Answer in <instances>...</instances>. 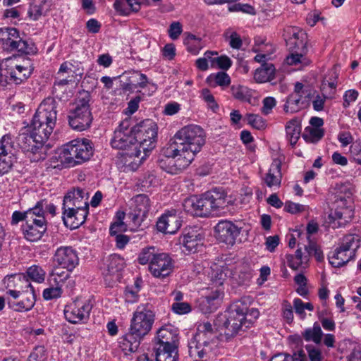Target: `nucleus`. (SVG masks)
<instances>
[{
    "instance_id": "nucleus-13",
    "label": "nucleus",
    "mask_w": 361,
    "mask_h": 361,
    "mask_svg": "<svg viewBox=\"0 0 361 361\" xmlns=\"http://www.w3.org/2000/svg\"><path fill=\"white\" fill-rule=\"evenodd\" d=\"M53 261L57 267L54 268L52 274L61 277L62 274L58 271L59 268L72 271L79 264V257L78 252L72 247L61 246L56 249Z\"/></svg>"
},
{
    "instance_id": "nucleus-48",
    "label": "nucleus",
    "mask_w": 361,
    "mask_h": 361,
    "mask_svg": "<svg viewBox=\"0 0 361 361\" xmlns=\"http://www.w3.org/2000/svg\"><path fill=\"white\" fill-rule=\"evenodd\" d=\"M324 131L320 128H314L313 127H307L302 137L307 142L315 143L322 138Z\"/></svg>"
},
{
    "instance_id": "nucleus-28",
    "label": "nucleus",
    "mask_w": 361,
    "mask_h": 361,
    "mask_svg": "<svg viewBox=\"0 0 361 361\" xmlns=\"http://www.w3.org/2000/svg\"><path fill=\"white\" fill-rule=\"evenodd\" d=\"M301 130V121L299 118H292L286 123L285 126L286 138L292 146H294L299 140Z\"/></svg>"
},
{
    "instance_id": "nucleus-22",
    "label": "nucleus",
    "mask_w": 361,
    "mask_h": 361,
    "mask_svg": "<svg viewBox=\"0 0 361 361\" xmlns=\"http://www.w3.org/2000/svg\"><path fill=\"white\" fill-rule=\"evenodd\" d=\"M180 226V218L173 212L164 214L157 222V230L164 233L173 234Z\"/></svg>"
},
{
    "instance_id": "nucleus-26",
    "label": "nucleus",
    "mask_w": 361,
    "mask_h": 361,
    "mask_svg": "<svg viewBox=\"0 0 361 361\" xmlns=\"http://www.w3.org/2000/svg\"><path fill=\"white\" fill-rule=\"evenodd\" d=\"M88 212L89 209L63 212L62 219L66 226L71 229H76L85 223Z\"/></svg>"
},
{
    "instance_id": "nucleus-11",
    "label": "nucleus",
    "mask_w": 361,
    "mask_h": 361,
    "mask_svg": "<svg viewBox=\"0 0 361 361\" xmlns=\"http://www.w3.org/2000/svg\"><path fill=\"white\" fill-rule=\"evenodd\" d=\"M138 148L142 149L144 159L149 152L155 147L157 137V126L152 120L147 119L132 126Z\"/></svg>"
},
{
    "instance_id": "nucleus-12",
    "label": "nucleus",
    "mask_w": 361,
    "mask_h": 361,
    "mask_svg": "<svg viewBox=\"0 0 361 361\" xmlns=\"http://www.w3.org/2000/svg\"><path fill=\"white\" fill-rule=\"evenodd\" d=\"M155 320V313L152 306L148 304H142L137 307L130 320V329L131 331L145 336L152 330Z\"/></svg>"
},
{
    "instance_id": "nucleus-19",
    "label": "nucleus",
    "mask_w": 361,
    "mask_h": 361,
    "mask_svg": "<svg viewBox=\"0 0 361 361\" xmlns=\"http://www.w3.org/2000/svg\"><path fill=\"white\" fill-rule=\"evenodd\" d=\"M241 229L231 221L221 220L214 227L215 236L219 241L232 246L235 243Z\"/></svg>"
},
{
    "instance_id": "nucleus-56",
    "label": "nucleus",
    "mask_w": 361,
    "mask_h": 361,
    "mask_svg": "<svg viewBox=\"0 0 361 361\" xmlns=\"http://www.w3.org/2000/svg\"><path fill=\"white\" fill-rule=\"evenodd\" d=\"M305 250L308 256H314L317 262L324 260L323 252L316 243L309 240L308 245H305Z\"/></svg>"
},
{
    "instance_id": "nucleus-27",
    "label": "nucleus",
    "mask_w": 361,
    "mask_h": 361,
    "mask_svg": "<svg viewBox=\"0 0 361 361\" xmlns=\"http://www.w3.org/2000/svg\"><path fill=\"white\" fill-rule=\"evenodd\" d=\"M282 180L281 161L279 159H274L270 166L268 172L264 177L266 185L269 187H279Z\"/></svg>"
},
{
    "instance_id": "nucleus-37",
    "label": "nucleus",
    "mask_w": 361,
    "mask_h": 361,
    "mask_svg": "<svg viewBox=\"0 0 361 361\" xmlns=\"http://www.w3.org/2000/svg\"><path fill=\"white\" fill-rule=\"evenodd\" d=\"M287 264L292 269L296 270L300 267H305L309 261L307 255H303L301 249H298L295 255H286Z\"/></svg>"
},
{
    "instance_id": "nucleus-58",
    "label": "nucleus",
    "mask_w": 361,
    "mask_h": 361,
    "mask_svg": "<svg viewBox=\"0 0 361 361\" xmlns=\"http://www.w3.org/2000/svg\"><path fill=\"white\" fill-rule=\"evenodd\" d=\"M14 158L11 156L0 155V176L7 173L13 165Z\"/></svg>"
},
{
    "instance_id": "nucleus-63",
    "label": "nucleus",
    "mask_w": 361,
    "mask_h": 361,
    "mask_svg": "<svg viewBox=\"0 0 361 361\" xmlns=\"http://www.w3.org/2000/svg\"><path fill=\"white\" fill-rule=\"evenodd\" d=\"M282 315L287 323L290 324L293 321V311L291 304L285 300L282 304Z\"/></svg>"
},
{
    "instance_id": "nucleus-41",
    "label": "nucleus",
    "mask_w": 361,
    "mask_h": 361,
    "mask_svg": "<svg viewBox=\"0 0 361 361\" xmlns=\"http://www.w3.org/2000/svg\"><path fill=\"white\" fill-rule=\"evenodd\" d=\"M360 246V239L357 235L348 234L345 235L341 240L339 247L350 252L353 251L355 254L356 250Z\"/></svg>"
},
{
    "instance_id": "nucleus-21",
    "label": "nucleus",
    "mask_w": 361,
    "mask_h": 361,
    "mask_svg": "<svg viewBox=\"0 0 361 361\" xmlns=\"http://www.w3.org/2000/svg\"><path fill=\"white\" fill-rule=\"evenodd\" d=\"M89 209L87 199L85 198L83 190L77 188L68 191L63 197V212L75 211V209Z\"/></svg>"
},
{
    "instance_id": "nucleus-60",
    "label": "nucleus",
    "mask_w": 361,
    "mask_h": 361,
    "mask_svg": "<svg viewBox=\"0 0 361 361\" xmlns=\"http://www.w3.org/2000/svg\"><path fill=\"white\" fill-rule=\"evenodd\" d=\"M201 97L207 104L208 106L213 111H215L219 108V106L215 101L214 97L212 94L209 90L207 88L202 89L201 91Z\"/></svg>"
},
{
    "instance_id": "nucleus-8",
    "label": "nucleus",
    "mask_w": 361,
    "mask_h": 361,
    "mask_svg": "<svg viewBox=\"0 0 361 361\" xmlns=\"http://www.w3.org/2000/svg\"><path fill=\"white\" fill-rule=\"evenodd\" d=\"M334 212L329 216L338 221L339 226L351 221L354 216L353 190L348 185H342L335 195Z\"/></svg>"
},
{
    "instance_id": "nucleus-36",
    "label": "nucleus",
    "mask_w": 361,
    "mask_h": 361,
    "mask_svg": "<svg viewBox=\"0 0 361 361\" xmlns=\"http://www.w3.org/2000/svg\"><path fill=\"white\" fill-rule=\"evenodd\" d=\"M62 72H66L75 81H79L84 73V69L79 62L73 63L69 61H65L61 64L60 73Z\"/></svg>"
},
{
    "instance_id": "nucleus-49",
    "label": "nucleus",
    "mask_w": 361,
    "mask_h": 361,
    "mask_svg": "<svg viewBox=\"0 0 361 361\" xmlns=\"http://www.w3.org/2000/svg\"><path fill=\"white\" fill-rule=\"evenodd\" d=\"M290 55H288L286 59L287 64L290 66H296L298 64L307 66L309 63V61L305 56L307 53H303L299 51H297V52L290 51Z\"/></svg>"
},
{
    "instance_id": "nucleus-53",
    "label": "nucleus",
    "mask_w": 361,
    "mask_h": 361,
    "mask_svg": "<svg viewBox=\"0 0 361 361\" xmlns=\"http://www.w3.org/2000/svg\"><path fill=\"white\" fill-rule=\"evenodd\" d=\"M130 80L131 85L137 88H144L149 83L147 75L140 71H133L128 77Z\"/></svg>"
},
{
    "instance_id": "nucleus-64",
    "label": "nucleus",
    "mask_w": 361,
    "mask_h": 361,
    "mask_svg": "<svg viewBox=\"0 0 361 361\" xmlns=\"http://www.w3.org/2000/svg\"><path fill=\"white\" fill-rule=\"evenodd\" d=\"M171 310L176 314H183L189 313L191 311V306L188 302H173L171 305Z\"/></svg>"
},
{
    "instance_id": "nucleus-38",
    "label": "nucleus",
    "mask_w": 361,
    "mask_h": 361,
    "mask_svg": "<svg viewBox=\"0 0 361 361\" xmlns=\"http://www.w3.org/2000/svg\"><path fill=\"white\" fill-rule=\"evenodd\" d=\"M124 264V259L116 254L109 255L105 260L106 271L109 275L118 273L123 269Z\"/></svg>"
},
{
    "instance_id": "nucleus-34",
    "label": "nucleus",
    "mask_w": 361,
    "mask_h": 361,
    "mask_svg": "<svg viewBox=\"0 0 361 361\" xmlns=\"http://www.w3.org/2000/svg\"><path fill=\"white\" fill-rule=\"evenodd\" d=\"M323 335L322 328L317 322L314 323L312 327L307 328L302 332V336L305 341H312L317 345H321Z\"/></svg>"
},
{
    "instance_id": "nucleus-16",
    "label": "nucleus",
    "mask_w": 361,
    "mask_h": 361,
    "mask_svg": "<svg viewBox=\"0 0 361 361\" xmlns=\"http://www.w3.org/2000/svg\"><path fill=\"white\" fill-rule=\"evenodd\" d=\"M283 37L289 51L307 53V35L302 30L297 27H287L284 29Z\"/></svg>"
},
{
    "instance_id": "nucleus-10",
    "label": "nucleus",
    "mask_w": 361,
    "mask_h": 361,
    "mask_svg": "<svg viewBox=\"0 0 361 361\" xmlns=\"http://www.w3.org/2000/svg\"><path fill=\"white\" fill-rule=\"evenodd\" d=\"M0 45L7 51H18L24 54L37 53L35 44L31 41L23 39L19 31L14 27L0 28Z\"/></svg>"
},
{
    "instance_id": "nucleus-40",
    "label": "nucleus",
    "mask_w": 361,
    "mask_h": 361,
    "mask_svg": "<svg viewBox=\"0 0 361 361\" xmlns=\"http://www.w3.org/2000/svg\"><path fill=\"white\" fill-rule=\"evenodd\" d=\"M49 9V6L46 4V1H32L30 4L28 14L32 20H37L40 16L45 15Z\"/></svg>"
},
{
    "instance_id": "nucleus-15",
    "label": "nucleus",
    "mask_w": 361,
    "mask_h": 361,
    "mask_svg": "<svg viewBox=\"0 0 361 361\" xmlns=\"http://www.w3.org/2000/svg\"><path fill=\"white\" fill-rule=\"evenodd\" d=\"M169 149V145L162 151L166 159H159L158 160L159 166L167 173L178 174L192 163V160H189L188 162L185 161L184 157H186V156L182 155V153L171 152L170 154H168L166 151Z\"/></svg>"
},
{
    "instance_id": "nucleus-4",
    "label": "nucleus",
    "mask_w": 361,
    "mask_h": 361,
    "mask_svg": "<svg viewBox=\"0 0 361 361\" xmlns=\"http://www.w3.org/2000/svg\"><path fill=\"white\" fill-rule=\"evenodd\" d=\"M205 143L204 130L197 125H188L180 129L174 135L173 142L169 144L168 154L171 152L182 153L185 155L184 159L188 162L194 160L196 154L200 152Z\"/></svg>"
},
{
    "instance_id": "nucleus-43",
    "label": "nucleus",
    "mask_w": 361,
    "mask_h": 361,
    "mask_svg": "<svg viewBox=\"0 0 361 361\" xmlns=\"http://www.w3.org/2000/svg\"><path fill=\"white\" fill-rule=\"evenodd\" d=\"M223 36L232 49H240L242 47L243 41L240 36L232 28L229 27L226 29Z\"/></svg>"
},
{
    "instance_id": "nucleus-61",
    "label": "nucleus",
    "mask_w": 361,
    "mask_h": 361,
    "mask_svg": "<svg viewBox=\"0 0 361 361\" xmlns=\"http://www.w3.org/2000/svg\"><path fill=\"white\" fill-rule=\"evenodd\" d=\"M359 93L354 89L348 90L345 92L343 94V106L344 108H348L352 103L355 102L358 97Z\"/></svg>"
},
{
    "instance_id": "nucleus-42",
    "label": "nucleus",
    "mask_w": 361,
    "mask_h": 361,
    "mask_svg": "<svg viewBox=\"0 0 361 361\" xmlns=\"http://www.w3.org/2000/svg\"><path fill=\"white\" fill-rule=\"evenodd\" d=\"M135 207L133 209L147 215L150 208V200L145 194H139L133 197Z\"/></svg>"
},
{
    "instance_id": "nucleus-54",
    "label": "nucleus",
    "mask_w": 361,
    "mask_h": 361,
    "mask_svg": "<svg viewBox=\"0 0 361 361\" xmlns=\"http://www.w3.org/2000/svg\"><path fill=\"white\" fill-rule=\"evenodd\" d=\"M247 123L257 130H263L266 128V121L259 115L247 114L245 117Z\"/></svg>"
},
{
    "instance_id": "nucleus-44",
    "label": "nucleus",
    "mask_w": 361,
    "mask_h": 361,
    "mask_svg": "<svg viewBox=\"0 0 361 361\" xmlns=\"http://www.w3.org/2000/svg\"><path fill=\"white\" fill-rule=\"evenodd\" d=\"M232 95L236 99L241 102H251L252 93L251 90L247 87L243 85L232 86L231 87Z\"/></svg>"
},
{
    "instance_id": "nucleus-17",
    "label": "nucleus",
    "mask_w": 361,
    "mask_h": 361,
    "mask_svg": "<svg viewBox=\"0 0 361 361\" xmlns=\"http://www.w3.org/2000/svg\"><path fill=\"white\" fill-rule=\"evenodd\" d=\"M12 277L18 281L25 282V288L27 289L22 294L21 300L19 302L8 300V305L9 307L18 312L30 310L35 303V296L34 294L33 287L28 281V279H26V276L23 274L11 276L8 279Z\"/></svg>"
},
{
    "instance_id": "nucleus-59",
    "label": "nucleus",
    "mask_w": 361,
    "mask_h": 361,
    "mask_svg": "<svg viewBox=\"0 0 361 361\" xmlns=\"http://www.w3.org/2000/svg\"><path fill=\"white\" fill-rule=\"evenodd\" d=\"M46 199L38 201L35 205L27 210V214L33 215L35 216L45 217L44 207H46Z\"/></svg>"
},
{
    "instance_id": "nucleus-45",
    "label": "nucleus",
    "mask_w": 361,
    "mask_h": 361,
    "mask_svg": "<svg viewBox=\"0 0 361 361\" xmlns=\"http://www.w3.org/2000/svg\"><path fill=\"white\" fill-rule=\"evenodd\" d=\"M159 254V252H158L153 246L145 247L140 252L137 262L142 265L147 264H150L152 262L154 261V258Z\"/></svg>"
},
{
    "instance_id": "nucleus-6",
    "label": "nucleus",
    "mask_w": 361,
    "mask_h": 361,
    "mask_svg": "<svg viewBox=\"0 0 361 361\" xmlns=\"http://www.w3.org/2000/svg\"><path fill=\"white\" fill-rule=\"evenodd\" d=\"M93 153V144L91 140L86 138L75 139L63 146L59 158L62 164L70 167L88 161Z\"/></svg>"
},
{
    "instance_id": "nucleus-31",
    "label": "nucleus",
    "mask_w": 361,
    "mask_h": 361,
    "mask_svg": "<svg viewBox=\"0 0 361 361\" xmlns=\"http://www.w3.org/2000/svg\"><path fill=\"white\" fill-rule=\"evenodd\" d=\"M156 361H178V348L154 346Z\"/></svg>"
},
{
    "instance_id": "nucleus-52",
    "label": "nucleus",
    "mask_w": 361,
    "mask_h": 361,
    "mask_svg": "<svg viewBox=\"0 0 361 361\" xmlns=\"http://www.w3.org/2000/svg\"><path fill=\"white\" fill-rule=\"evenodd\" d=\"M146 217L147 215L133 209L128 214L130 229L132 231L137 230Z\"/></svg>"
},
{
    "instance_id": "nucleus-9",
    "label": "nucleus",
    "mask_w": 361,
    "mask_h": 361,
    "mask_svg": "<svg viewBox=\"0 0 361 361\" xmlns=\"http://www.w3.org/2000/svg\"><path fill=\"white\" fill-rule=\"evenodd\" d=\"M224 327V336L226 341L235 337L242 331H245L253 324L251 319H247L245 311L240 305L235 304L223 316Z\"/></svg>"
},
{
    "instance_id": "nucleus-1",
    "label": "nucleus",
    "mask_w": 361,
    "mask_h": 361,
    "mask_svg": "<svg viewBox=\"0 0 361 361\" xmlns=\"http://www.w3.org/2000/svg\"><path fill=\"white\" fill-rule=\"evenodd\" d=\"M57 102L53 97L44 99L39 104L31 121L30 133H22L18 145L31 161L44 160L47 147L44 145L56 126Z\"/></svg>"
},
{
    "instance_id": "nucleus-3",
    "label": "nucleus",
    "mask_w": 361,
    "mask_h": 361,
    "mask_svg": "<svg viewBox=\"0 0 361 361\" xmlns=\"http://www.w3.org/2000/svg\"><path fill=\"white\" fill-rule=\"evenodd\" d=\"M232 204V200L222 188H215L201 196H192L187 198L184 209L194 216L207 217L213 212L224 209Z\"/></svg>"
},
{
    "instance_id": "nucleus-50",
    "label": "nucleus",
    "mask_w": 361,
    "mask_h": 361,
    "mask_svg": "<svg viewBox=\"0 0 361 361\" xmlns=\"http://www.w3.org/2000/svg\"><path fill=\"white\" fill-rule=\"evenodd\" d=\"M301 96L299 94H290L283 105V110L286 113H295L300 109Z\"/></svg>"
},
{
    "instance_id": "nucleus-39",
    "label": "nucleus",
    "mask_w": 361,
    "mask_h": 361,
    "mask_svg": "<svg viewBox=\"0 0 361 361\" xmlns=\"http://www.w3.org/2000/svg\"><path fill=\"white\" fill-rule=\"evenodd\" d=\"M207 82L212 87L220 86L225 88L231 84V78L226 72L220 71L215 74H211L207 78Z\"/></svg>"
},
{
    "instance_id": "nucleus-62",
    "label": "nucleus",
    "mask_w": 361,
    "mask_h": 361,
    "mask_svg": "<svg viewBox=\"0 0 361 361\" xmlns=\"http://www.w3.org/2000/svg\"><path fill=\"white\" fill-rule=\"evenodd\" d=\"M62 294V289L59 287H51L44 290L43 298L46 300L56 299L60 298Z\"/></svg>"
},
{
    "instance_id": "nucleus-30",
    "label": "nucleus",
    "mask_w": 361,
    "mask_h": 361,
    "mask_svg": "<svg viewBox=\"0 0 361 361\" xmlns=\"http://www.w3.org/2000/svg\"><path fill=\"white\" fill-rule=\"evenodd\" d=\"M355 257V253L345 250L338 247L331 255H329V263L334 267H341Z\"/></svg>"
},
{
    "instance_id": "nucleus-46",
    "label": "nucleus",
    "mask_w": 361,
    "mask_h": 361,
    "mask_svg": "<svg viewBox=\"0 0 361 361\" xmlns=\"http://www.w3.org/2000/svg\"><path fill=\"white\" fill-rule=\"evenodd\" d=\"M13 139L11 134H6L0 140V155L13 157Z\"/></svg>"
},
{
    "instance_id": "nucleus-7",
    "label": "nucleus",
    "mask_w": 361,
    "mask_h": 361,
    "mask_svg": "<svg viewBox=\"0 0 361 361\" xmlns=\"http://www.w3.org/2000/svg\"><path fill=\"white\" fill-rule=\"evenodd\" d=\"M90 102L91 95L89 92H79L75 106L68 115V124L72 129L81 132L90 128L93 121Z\"/></svg>"
},
{
    "instance_id": "nucleus-20",
    "label": "nucleus",
    "mask_w": 361,
    "mask_h": 361,
    "mask_svg": "<svg viewBox=\"0 0 361 361\" xmlns=\"http://www.w3.org/2000/svg\"><path fill=\"white\" fill-rule=\"evenodd\" d=\"M178 329L171 324L161 326L157 332L154 346L176 347L179 341Z\"/></svg>"
},
{
    "instance_id": "nucleus-51",
    "label": "nucleus",
    "mask_w": 361,
    "mask_h": 361,
    "mask_svg": "<svg viewBox=\"0 0 361 361\" xmlns=\"http://www.w3.org/2000/svg\"><path fill=\"white\" fill-rule=\"evenodd\" d=\"M24 275V274H23ZM46 272L44 269L37 265H33L29 267L26 271V277H29L32 281L42 283L44 281ZM27 279V278H26Z\"/></svg>"
},
{
    "instance_id": "nucleus-18",
    "label": "nucleus",
    "mask_w": 361,
    "mask_h": 361,
    "mask_svg": "<svg viewBox=\"0 0 361 361\" xmlns=\"http://www.w3.org/2000/svg\"><path fill=\"white\" fill-rule=\"evenodd\" d=\"M174 261L166 252H159L149 264V271L157 279H164L173 271Z\"/></svg>"
},
{
    "instance_id": "nucleus-32",
    "label": "nucleus",
    "mask_w": 361,
    "mask_h": 361,
    "mask_svg": "<svg viewBox=\"0 0 361 361\" xmlns=\"http://www.w3.org/2000/svg\"><path fill=\"white\" fill-rule=\"evenodd\" d=\"M47 228H43L37 225L24 224L22 225V231L24 238L30 242H36L42 238Z\"/></svg>"
},
{
    "instance_id": "nucleus-33",
    "label": "nucleus",
    "mask_w": 361,
    "mask_h": 361,
    "mask_svg": "<svg viewBox=\"0 0 361 361\" xmlns=\"http://www.w3.org/2000/svg\"><path fill=\"white\" fill-rule=\"evenodd\" d=\"M275 67L272 63H264L257 68L254 75L255 80L259 83L270 81L274 78Z\"/></svg>"
},
{
    "instance_id": "nucleus-23",
    "label": "nucleus",
    "mask_w": 361,
    "mask_h": 361,
    "mask_svg": "<svg viewBox=\"0 0 361 361\" xmlns=\"http://www.w3.org/2000/svg\"><path fill=\"white\" fill-rule=\"evenodd\" d=\"M144 337L129 328L128 331L119 338V347L125 355L135 353Z\"/></svg>"
},
{
    "instance_id": "nucleus-35",
    "label": "nucleus",
    "mask_w": 361,
    "mask_h": 361,
    "mask_svg": "<svg viewBox=\"0 0 361 361\" xmlns=\"http://www.w3.org/2000/svg\"><path fill=\"white\" fill-rule=\"evenodd\" d=\"M60 72L61 67L57 72L53 86V93L55 94L56 97H60V92H63L66 90V86L69 83L75 82L73 78H72L68 74H67V76H65V73H66V72H62L61 73Z\"/></svg>"
},
{
    "instance_id": "nucleus-24",
    "label": "nucleus",
    "mask_w": 361,
    "mask_h": 361,
    "mask_svg": "<svg viewBox=\"0 0 361 361\" xmlns=\"http://www.w3.org/2000/svg\"><path fill=\"white\" fill-rule=\"evenodd\" d=\"M204 238L201 231L195 228L185 231L183 236L182 244L188 252H196L203 245Z\"/></svg>"
},
{
    "instance_id": "nucleus-47",
    "label": "nucleus",
    "mask_w": 361,
    "mask_h": 361,
    "mask_svg": "<svg viewBox=\"0 0 361 361\" xmlns=\"http://www.w3.org/2000/svg\"><path fill=\"white\" fill-rule=\"evenodd\" d=\"M307 353L308 361H322L324 355L321 345L307 344L305 346Z\"/></svg>"
},
{
    "instance_id": "nucleus-57",
    "label": "nucleus",
    "mask_w": 361,
    "mask_h": 361,
    "mask_svg": "<svg viewBox=\"0 0 361 361\" xmlns=\"http://www.w3.org/2000/svg\"><path fill=\"white\" fill-rule=\"evenodd\" d=\"M140 291V286L135 283V286L126 287L124 291L125 300L129 303H134L137 302L139 299L138 293Z\"/></svg>"
},
{
    "instance_id": "nucleus-5",
    "label": "nucleus",
    "mask_w": 361,
    "mask_h": 361,
    "mask_svg": "<svg viewBox=\"0 0 361 361\" xmlns=\"http://www.w3.org/2000/svg\"><path fill=\"white\" fill-rule=\"evenodd\" d=\"M219 336L216 324H212L209 322L200 324L196 334L188 341L190 356L200 359L210 357L217 346Z\"/></svg>"
},
{
    "instance_id": "nucleus-29",
    "label": "nucleus",
    "mask_w": 361,
    "mask_h": 361,
    "mask_svg": "<svg viewBox=\"0 0 361 361\" xmlns=\"http://www.w3.org/2000/svg\"><path fill=\"white\" fill-rule=\"evenodd\" d=\"M142 5L150 6V1H115L114 7L121 16L130 15L132 12H137Z\"/></svg>"
},
{
    "instance_id": "nucleus-2",
    "label": "nucleus",
    "mask_w": 361,
    "mask_h": 361,
    "mask_svg": "<svg viewBox=\"0 0 361 361\" xmlns=\"http://www.w3.org/2000/svg\"><path fill=\"white\" fill-rule=\"evenodd\" d=\"M130 123V119H125L120 123L114 131L111 145L113 148L125 151L121 159L125 170L134 171L142 164L144 157H140L142 150L138 148Z\"/></svg>"
},
{
    "instance_id": "nucleus-25",
    "label": "nucleus",
    "mask_w": 361,
    "mask_h": 361,
    "mask_svg": "<svg viewBox=\"0 0 361 361\" xmlns=\"http://www.w3.org/2000/svg\"><path fill=\"white\" fill-rule=\"evenodd\" d=\"M34 68L32 63L26 59L11 69L10 80L15 84H21L30 77Z\"/></svg>"
},
{
    "instance_id": "nucleus-14",
    "label": "nucleus",
    "mask_w": 361,
    "mask_h": 361,
    "mask_svg": "<svg viewBox=\"0 0 361 361\" xmlns=\"http://www.w3.org/2000/svg\"><path fill=\"white\" fill-rule=\"evenodd\" d=\"M92 307L90 300L77 298L66 305L63 311L65 318L72 324L85 323L89 319Z\"/></svg>"
},
{
    "instance_id": "nucleus-55",
    "label": "nucleus",
    "mask_w": 361,
    "mask_h": 361,
    "mask_svg": "<svg viewBox=\"0 0 361 361\" xmlns=\"http://www.w3.org/2000/svg\"><path fill=\"white\" fill-rule=\"evenodd\" d=\"M233 64L231 59L226 55H221L214 58L212 61V67L218 68L224 71L228 70Z\"/></svg>"
}]
</instances>
